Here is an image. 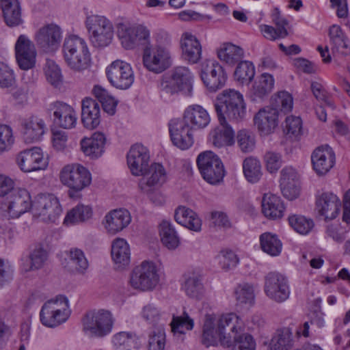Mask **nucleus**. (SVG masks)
Segmentation results:
<instances>
[{"instance_id":"nucleus-1","label":"nucleus","mask_w":350,"mask_h":350,"mask_svg":"<svg viewBox=\"0 0 350 350\" xmlns=\"http://www.w3.org/2000/svg\"><path fill=\"white\" fill-rule=\"evenodd\" d=\"M219 125L209 133V140L217 148L231 146L234 142V132L227 118L239 121L246 116V103L243 94L234 89H226L219 94L214 103Z\"/></svg>"},{"instance_id":"nucleus-2","label":"nucleus","mask_w":350,"mask_h":350,"mask_svg":"<svg viewBox=\"0 0 350 350\" xmlns=\"http://www.w3.org/2000/svg\"><path fill=\"white\" fill-rule=\"evenodd\" d=\"M171 38L166 32H160L157 36V44L147 46L143 51V64L149 71L159 74L169 68L172 64V53L170 49Z\"/></svg>"},{"instance_id":"nucleus-3","label":"nucleus","mask_w":350,"mask_h":350,"mask_svg":"<svg viewBox=\"0 0 350 350\" xmlns=\"http://www.w3.org/2000/svg\"><path fill=\"white\" fill-rule=\"evenodd\" d=\"M62 51L68 66L75 71L88 68L91 55L86 41L76 35H70L64 40Z\"/></svg>"},{"instance_id":"nucleus-4","label":"nucleus","mask_w":350,"mask_h":350,"mask_svg":"<svg viewBox=\"0 0 350 350\" xmlns=\"http://www.w3.org/2000/svg\"><path fill=\"white\" fill-rule=\"evenodd\" d=\"M194 76L189 68L177 66L169 77L163 79L161 83V94L167 97L182 92L186 96H191Z\"/></svg>"},{"instance_id":"nucleus-5","label":"nucleus","mask_w":350,"mask_h":350,"mask_svg":"<svg viewBox=\"0 0 350 350\" xmlns=\"http://www.w3.org/2000/svg\"><path fill=\"white\" fill-rule=\"evenodd\" d=\"M70 315L68 299L66 297L59 295L44 304L40 319L42 324L48 327H55L65 323Z\"/></svg>"},{"instance_id":"nucleus-6","label":"nucleus","mask_w":350,"mask_h":350,"mask_svg":"<svg viewBox=\"0 0 350 350\" xmlns=\"http://www.w3.org/2000/svg\"><path fill=\"white\" fill-rule=\"evenodd\" d=\"M85 27L92 44L96 48L108 46L113 37L112 23L104 16L92 14L85 20Z\"/></svg>"},{"instance_id":"nucleus-7","label":"nucleus","mask_w":350,"mask_h":350,"mask_svg":"<svg viewBox=\"0 0 350 350\" xmlns=\"http://www.w3.org/2000/svg\"><path fill=\"white\" fill-rule=\"evenodd\" d=\"M113 323L114 319L111 312L103 309L87 312L82 320L84 332L97 338H103L109 334Z\"/></svg>"},{"instance_id":"nucleus-8","label":"nucleus","mask_w":350,"mask_h":350,"mask_svg":"<svg viewBox=\"0 0 350 350\" xmlns=\"http://www.w3.org/2000/svg\"><path fill=\"white\" fill-rule=\"evenodd\" d=\"M159 281V269L155 263L144 260L132 270L129 283L135 289L150 291L156 288Z\"/></svg>"},{"instance_id":"nucleus-9","label":"nucleus","mask_w":350,"mask_h":350,"mask_svg":"<svg viewBox=\"0 0 350 350\" xmlns=\"http://www.w3.org/2000/svg\"><path fill=\"white\" fill-rule=\"evenodd\" d=\"M196 163L199 172L208 183L219 184L226 174L221 159L212 151H204L198 154Z\"/></svg>"},{"instance_id":"nucleus-10","label":"nucleus","mask_w":350,"mask_h":350,"mask_svg":"<svg viewBox=\"0 0 350 350\" xmlns=\"http://www.w3.org/2000/svg\"><path fill=\"white\" fill-rule=\"evenodd\" d=\"M61 183L70 189L69 195L72 192H79L88 187L92 182L90 171L79 163L65 165L59 174Z\"/></svg>"},{"instance_id":"nucleus-11","label":"nucleus","mask_w":350,"mask_h":350,"mask_svg":"<svg viewBox=\"0 0 350 350\" xmlns=\"http://www.w3.org/2000/svg\"><path fill=\"white\" fill-rule=\"evenodd\" d=\"M59 200L53 194H39L33 202L32 213L45 222H55L62 213Z\"/></svg>"},{"instance_id":"nucleus-12","label":"nucleus","mask_w":350,"mask_h":350,"mask_svg":"<svg viewBox=\"0 0 350 350\" xmlns=\"http://www.w3.org/2000/svg\"><path fill=\"white\" fill-rule=\"evenodd\" d=\"M106 75L111 85L120 90L129 89L135 79L131 65L119 59L113 61L107 67Z\"/></svg>"},{"instance_id":"nucleus-13","label":"nucleus","mask_w":350,"mask_h":350,"mask_svg":"<svg viewBox=\"0 0 350 350\" xmlns=\"http://www.w3.org/2000/svg\"><path fill=\"white\" fill-rule=\"evenodd\" d=\"M200 77L211 92H216L222 88L227 80L224 68L214 59H206L201 64Z\"/></svg>"},{"instance_id":"nucleus-14","label":"nucleus","mask_w":350,"mask_h":350,"mask_svg":"<svg viewBox=\"0 0 350 350\" xmlns=\"http://www.w3.org/2000/svg\"><path fill=\"white\" fill-rule=\"evenodd\" d=\"M264 291L277 303L285 301L291 293L288 279L278 272H269L265 277Z\"/></svg>"},{"instance_id":"nucleus-15","label":"nucleus","mask_w":350,"mask_h":350,"mask_svg":"<svg viewBox=\"0 0 350 350\" xmlns=\"http://www.w3.org/2000/svg\"><path fill=\"white\" fill-rule=\"evenodd\" d=\"M62 40V30L51 23L40 27L35 34L38 46L45 53H54L59 47Z\"/></svg>"},{"instance_id":"nucleus-16","label":"nucleus","mask_w":350,"mask_h":350,"mask_svg":"<svg viewBox=\"0 0 350 350\" xmlns=\"http://www.w3.org/2000/svg\"><path fill=\"white\" fill-rule=\"evenodd\" d=\"M33 202L27 189L15 187L5 199L7 211L12 217H18L29 210L32 211Z\"/></svg>"},{"instance_id":"nucleus-17","label":"nucleus","mask_w":350,"mask_h":350,"mask_svg":"<svg viewBox=\"0 0 350 350\" xmlns=\"http://www.w3.org/2000/svg\"><path fill=\"white\" fill-rule=\"evenodd\" d=\"M172 144L180 150H187L194 143L192 128L180 119H172L168 124Z\"/></svg>"},{"instance_id":"nucleus-18","label":"nucleus","mask_w":350,"mask_h":350,"mask_svg":"<svg viewBox=\"0 0 350 350\" xmlns=\"http://www.w3.org/2000/svg\"><path fill=\"white\" fill-rule=\"evenodd\" d=\"M16 62L22 70L34 67L37 55L33 42L25 35H20L14 46Z\"/></svg>"},{"instance_id":"nucleus-19","label":"nucleus","mask_w":350,"mask_h":350,"mask_svg":"<svg viewBox=\"0 0 350 350\" xmlns=\"http://www.w3.org/2000/svg\"><path fill=\"white\" fill-rule=\"evenodd\" d=\"M16 162L20 169L25 172L44 170L48 164L43 152L38 147L20 152L16 157Z\"/></svg>"},{"instance_id":"nucleus-20","label":"nucleus","mask_w":350,"mask_h":350,"mask_svg":"<svg viewBox=\"0 0 350 350\" xmlns=\"http://www.w3.org/2000/svg\"><path fill=\"white\" fill-rule=\"evenodd\" d=\"M126 159L131 174L135 176H140L149 166L150 153L146 146L136 144L131 147Z\"/></svg>"},{"instance_id":"nucleus-21","label":"nucleus","mask_w":350,"mask_h":350,"mask_svg":"<svg viewBox=\"0 0 350 350\" xmlns=\"http://www.w3.org/2000/svg\"><path fill=\"white\" fill-rule=\"evenodd\" d=\"M217 320L223 332L222 346L230 347L231 340L244 331L243 321L234 313L222 314Z\"/></svg>"},{"instance_id":"nucleus-22","label":"nucleus","mask_w":350,"mask_h":350,"mask_svg":"<svg viewBox=\"0 0 350 350\" xmlns=\"http://www.w3.org/2000/svg\"><path fill=\"white\" fill-rule=\"evenodd\" d=\"M279 111L274 107L260 109L254 117V125L262 135L273 133L279 124Z\"/></svg>"},{"instance_id":"nucleus-23","label":"nucleus","mask_w":350,"mask_h":350,"mask_svg":"<svg viewBox=\"0 0 350 350\" xmlns=\"http://www.w3.org/2000/svg\"><path fill=\"white\" fill-rule=\"evenodd\" d=\"M20 126L23 139L28 144L39 142L46 129L44 121L36 116L21 118Z\"/></svg>"},{"instance_id":"nucleus-24","label":"nucleus","mask_w":350,"mask_h":350,"mask_svg":"<svg viewBox=\"0 0 350 350\" xmlns=\"http://www.w3.org/2000/svg\"><path fill=\"white\" fill-rule=\"evenodd\" d=\"M311 161L313 169L318 174H325L335 165V153L329 146H320L312 152Z\"/></svg>"},{"instance_id":"nucleus-25","label":"nucleus","mask_w":350,"mask_h":350,"mask_svg":"<svg viewBox=\"0 0 350 350\" xmlns=\"http://www.w3.org/2000/svg\"><path fill=\"white\" fill-rule=\"evenodd\" d=\"M341 202L338 197L330 192H324L317 197L316 210L325 220L334 219L339 214Z\"/></svg>"},{"instance_id":"nucleus-26","label":"nucleus","mask_w":350,"mask_h":350,"mask_svg":"<svg viewBox=\"0 0 350 350\" xmlns=\"http://www.w3.org/2000/svg\"><path fill=\"white\" fill-rule=\"evenodd\" d=\"M55 124L64 129H70L77 124V113L69 105L57 101L50 105Z\"/></svg>"},{"instance_id":"nucleus-27","label":"nucleus","mask_w":350,"mask_h":350,"mask_svg":"<svg viewBox=\"0 0 350 350\" xmlns=\"http://www.w3.org/2000/svg\"><path fill=\"white\" fill-rule=\"evenodd\" d=\"M142 176L139 187L144 193H148L152 187L161 186L167 180L166 171L163 165L159 163L148 166Z\"/></svg>"},{"instance_id":"nucleus-28","label":"nucleus","mask_w":350,"mask_h":350,"mask_svg":"<svg viewBox=\"0 0 350 350\" xmlns=\"http://www.w3.org/2000/svg\"><path fill=\"white\" fill-rule=\"evenodd\" d=\"M280 187L283 196L290 200L297 198L299 195V175L291 166L284 167L281 172Z\"/></svg>"},{"instance_id":"nucleus-29","label":"nucleus","mask_w":350,"mask_h":350,"mask_svg":"<svg viewBox=\"0 0 350 350\" xmlns=\"http://www.w3.org/2000/svg\"><path fill=\"white\" fill-rule=\"evenodd\" d=\"M222 336L216 315L206 314L202 326V343L206 347L217 346L219 342L222 345Z\"/></svg>"},{"instance_id":"nucleus-30","label":"nucleus","mask_w":350,"mask_h":350,"mask_svg":"<svg viewBox=\"0 0 350 350\" xmlns=\"http://www.w3.org/2000/svg\"><path fill=\"white\" fill-rule=\"evenodd\" d=\"M202 281V275L199 271L189 270L183 275L181 289L187 296L196 299H201L205 293Z\"/></svg>"},{"instance_id":"nucleus-31","label":"nucleus","mask_w":350,"mask_h":350,"mask_svg":"<svg viewBox=\"0 0 350 350\" xmlns=\"http://www.w3.org/2000/svg\"><path fill=\"white\" fill-rule=\"evenodd\" d=\"M106 136L101 132L94 133L90 137H84L80 142L83 154L92 159L100 157L105 152Z\"/></svg>"},{"instance_id":"nucleus-32","label":"nucleus","mask_w":350,"mask_h":350,"mask_svg":"<svg viewBox=\"0 0 350 350\" xmlns=\"http://www.w3.org/2000/svg\"><path fill=\"white\" fill-rule=\"evenodd\" d=\"M131 221L130 213L126 209L120 208L108 213L105 216L103 224L109 234H115L127 227Z\"/></svg>"},{"instance_id":"nucleus-33","label":"nucleus","mask_w":350,"mask_h":350,"mask_svg":"<svg viewBox=\"0 0 350 350\" xmlns=\"http://www.w3.org/2000/svg\"><path fill=\"white\" fill-rule=\"evenodd\" d=\"M81 121L88 129L97 127L100 122V109L98 103L92 98H85L82 100Z\"/></svg>"},{"instance_id":"nucleus-34","label":"nucleus","mask_w":350,"mask_h":350,"mask_svg":"<svg viewBox=\"0 0 350 350\" xmlns=\"http://www.w3.org/2000/svg\"><path fill=\"white\" fill-rule=\"evenodd\" d=\"M275 79L272 75L263 72L258 76L250 89V94L252 100L263 99L268 96L273 91Z\"/></svg>"},{"instance_id":"nucleus-35","label":"nucleus","mask_w":350,"mask_h":350,"mask_svg":"<svg viewBox=\"0 0 350 350\" xmlns=\"http://www.w3.org/2000/svg\"><path fill=\"white\" fill-rule=\"evenodd\" d=\"M285 211L284 204L281 198L272 193H265L262 200V212L268 219H280Z\"/></svg>"},{"instance_id":"nucleus-36","label":"nucleus","mask_w":350,"mask_h":350,"mask_svg":"<svg viewBox=\"0 0 350 350\" xmlns=\"http://www.w3.org/2000/svg\"><path fill=\"white\" fill-rule=\"evenodd\" d=\"M180 45L183 58L191 64H196L201 58L202 46L198 40L189 33L183 34Z\"/></svg>"},{"instance_id":"nucleus-37","label":"nucleus","mask_w":350,"mask_h":350,"mask_svg":"<svg viewBox=\"0 0 350 350\" xmlns=\"http://www.w3.org/2000/svg\"><path fill=\"white\" fill-rule=\"evenodd\" d=\"M193 129H203L210 122V117L205 109L198 105L189 106L185 111L183 120Z\"/></svg>"},{"instance_id":"nucleus-38","label":"nucleus","mask_w":350,"mask_h":350,"mask_svg":"<svg viewBox=\"0 0 350 350\" xmlns=\"http://www.w3.org/2000/svg\"><path fill=\"white\" fill-rule=\"evenodd\" d=\"M174 219L181 226L195 232H200L202 221L193 210L186 206H180L176 208Z\"/></svg>"},{"instance_id":"nucleus-39","label":"nucleus","mask_w":350,"mask_h":350,"mask_svg":"<svg viewBox=\"0 0 350 350\" xmlns=\"http://www.w3.org/2000/svg\"><path fill=\"white\" fill-rule=\"evenodd\" d=\"M111 258L119 269L128 266L131 261V251L129 243L122 238L116 239L111 244Z\"/></svg>"},{"instance_id":"nucleus-40","label":"nucleus","mask_w":350,"mask_h":350,"mask_svg":"<svg viewBox=\"0 0 350 350\" xmlns=\"http://www.w3.org/2000/svg\"><path fill=\"white\" fill-rule=\"evenodd\" d=\"M5 22L10 27L22 23L21 9L18 0H0Z\"/></svg>"},{"instance_id":"nucleus-41","label":"nucleus","mask_w":350,"mask_h":350,"mask_svg":"<svg viewBox=\"0 0 350 350\" xmlns=\"http://www.w3.org/2000/svg\"><path fill=\"white\" fill-rule=\"evenodd\" d=\"M243 56V49L230 42L222 44L217 50L218 58L229 66H234L239 63Z\"/></svg>"},{"instance_id":"nucleus-42","label":"nucleus","mask_w":350,"mask_h":350,"mask_svg":"<svg viewBox=\"0 0 350 350\" xmlns=\"http://www.w3.org/2000/svg\"><path fill=\"white\" fill-rule=\"evenodd\" d=\"M293 332L289 327L278 329L273 336L268 350H290L293 347Z\"/></svg>"},{"instance_id":"nucleus-43","label":"nucleus","mask_w":350,"mask_h":350,"mask_svg":"<svg viewBox=\"0 0 350 350\" xmlns=\"http://www.w3.org/2000/svg\"><path fill=\"white\" fill-rule=\"evenodd\" d=\"M261 250L267 254L275 257L282 250V243L278 235L271 232H264L259 237Z\"/></svg>"},{"instance_id":"nucleus-44","label":"nucleus","mask_w":350,"mask_h":350,"mask_svg":"<svg viewBox=\"0 0 350 350\" xmlns=\"http://www.w3.org/2000/svg\"><path fill=\"white\" fill-rule=\"evenodd\" d=\"M67 265L72 271L83 274L88 269L89 262L81 249L72 247L68 252Z\"/></svg>"},{"instance_id":"nucleus-45","label":"nucleus","mask_w":350,"mask_h":350,"mask_svg":"<svg viewBox=\"0 0 350 350\" xmlns=\"http://www.w3.org/2000/svg\"><path fill=\"white\" fill-rule=\"evenodd\" d=\"M92 213V208L90 206L79 204L67 213L64 223L66 225L83 223L89 220Z\"/></svg>"},{"instance_id":"nucleus-46","label":"nucleus","mask_w":350,"mask_h":350,"mask_svg":"<svg viewBox=\"0 0 350 350\" xmlns=\"http://www.w3.org/2000/svg\"><path fill=\"white\" fill-rule=\"evenodd\" d=\"M159 234L162 243L168 249L174 250L178 246L180 239L170 221L164 220L160 224Z\"/></svg>"},{"instance_id":"nucleus-47","label":"nucleus","mask_w":350,"mask_h":350,"mask_svg":"<svg viewBox=\"0 0 350 350\" xmlns=\"http://www.w3.org/2000/svg\"><path fill=\"white\" fill-rule=\"evenodd\" d=\"M257 285L249 282H241L234 288V296L237 301L240 304H254L255 300V290Z\"/></svg>"},{"instance_id":"nucleus-48","label":"nucleus","mask_w":350,"mask_h":350,"mask_svg":"<svg viewBox=\"0 0 350 350\" xmlns=\"http://www.w3.org/2000/svg\"><path fill=\"white\" fill-rule=\"evenodd\" d=\"M117 33L122 45L126 49H132L136 46L135 27L127 23H119L117 26Z\"/></svg>"},{"instance_id":"nucleus-49","label":"nucleus","mask_w":350,"mask_h":350,"mask_svg":"<svg viewBox=\"0 0 350 350\" xmlns=\"http://www.w3.org/2000/svg\"><path fill=\"white\" fill-rule=\"evenodd\" d=\"M92 91L95 97L101 103L104 111L109 115H113L116 112L118 101L100 85H95Z\"/></svg>"},{"instance_id":"nucleus-50","label":"nucleus","mask_w":350,"mask_h":350,"mask_svg":"<svg viewBox=\"0 0 350 350\" xmlns=\"http://www.w3.org/2000/svg\"><path fill=\"white\" fill-rule=\"evenodd\" d=\"M112 343L116 350H136L138 348L135 336L125 332L115 334L112 338Z\"/></svg>"},{"instance_id":"nucleus-51","label":"nucleus","mask_w":350,"mask_h":350,"mask_svg":"<svg viewBox=\"0 0 350 350\" xmlns=\"http://www.w3.org/2000/svg\"><path fill=\"white\" fill-rule=\"evenodd\" d=\"M243 170L246 179L252 183H257L262 176L260 163L253 157L244 160Z\"/></svg>"},{"instance_id":"nucleus-52","label":"nucleus","mask_w":350,"mask_h":350,"mask_svg":"<svg viewBox=\"0 0 350 350\" xmlns=\"http://www.w3.org/2000/svg\"><path fill=\"white\" fill-rule=\"evenodd\" d=\"M290 226L299 234L306 235L311 232L314 226L310 218L300 215H292L288 217Z\"/></svg>"},{"instance_id":"nucleus-53","label":"nucleus","mask_w":350,"mask_h":350,"mask_svg":"<svg viewBox=\"0 0 350 350\" xmlns=\"http://www.w3.org/2000/svg\"><path fill=\"white\" fill-rule=\"evenodd\" d=\"M234 78L242 83L250 82L255 75V67L250 61H240L234 71Z\"/></svg>"},{"instance_id":"nucleus-54","label":"nucleus","mask_w":350,"mask_h":350,"mask_svg":"<svg viewBox=\"0 0 350 350\" xmlns=\"http://www.w3.org/2000/svg\"><path fill=\"white\" fill-rule=\"evenodd\" d=\"M170 325L174 333L185 334L186 331L193 329L194 321L184 311L180 316H173Z\"/></svg>"},{"instance_id":"nucleus-55","label":"nucleus","mask_w":350,"mask_h":350,"mask_svg":"<svg viewBox=\"0 0 350 350\" xmlns=\"http://www.w3.org/2000/svg\"><path fill=\"white\" fill-rule=\"evenodd\" d=\"M48 254L41 244L36 245L29 253L30 266L25 271L38 269L41 268L47 260Z\"/></svg>"},{"instance_id":"nucleus-56","label":"nucleus","mask_w":350,"mask_h":350,"mask_svg":"<svg viewBox=\"0 0 350 350\" xmlns=\"http://www.w3.org/2000/svg\"><path fill=\"white\" fill-rule=\"evenodd\" d=\"M218 265L224 271L234 268L239 262L237 255L231 250L224 249L215 257Z\"/></svg>"},{"instance_id":"nucleus-57","label":"nucleus","mask_w":350,"mask_h":350,"mask_svg":"<svg viewBox=\"0 0 350 350\" xmlns=\"http://www.w3.org/2000/svg\"><path fill=\"white\" fill-rule=\"evenodd\" d=\"M14 143L12 128L7 124H0V155L11 150Z\"/></svg>"},{"instance_id":"nucleus-58","label":"nucleus","mask_w":350,"mask_h":350,"mask_svg":"<svg viewBox=\"0 0 350 350\" xmlns=\"http://www.w3.org/2000/svg\"><path fill=\"white\" fill-rule=\"evenodd\" d=\"M44 73L47 81L55 88H59L63 83L61 69L53 61L46 62Z\"/></svg>"},{"instance_id":"nucleus-59","label":"nucleus","mask_w":350,"mask_h":350,"mask_svg":"<svg viewBox=\"0 0 350 350\" xmlns=\"http://www.w3.org/2000/svg\"><path fill=\"white\" fill-rule=\"evenodd\" d=\"M230 350H255L256 342L252 335L248 333H239L231 340Z\"/></svg>"},{"instance_id":"nucleus-60","label":"nucleus","mask_w":350,"mask_h":350,"mask_svg":"<svg viewBox=\"0 0 350 350\" xmlns=\"http://www.w3.org/2000/svg\"><path fill=\"white\" fill-rule=\"evenodd\" d=\"M165 334L163 327L154 328L149 334L148 350H164Z\"/></svg>"},{"instance_id":"nucleus-61","label":"nucleus","mask_w":350,"mask_h":350,"mask_svg":"<svg viewBox=\"0 0 350 350\" xmlns=\"http://www.w3.org/2000/svg\"><path fill=\"white\" fill-rule=\"evenodd\" d=\"M284 132L289 137H297L302 133V121L299 117L288 116L285 120Z\"/></svg>"},{"instance_id":"nucleus-62","label":"nucleus","mask_w":350,"mask_h":350,"mask_svg":"<svg viewBox=\"0 0 350 350\" xmlns=\"http://www.w3.org/2000/svg\"><path fill=\"white\" fill-rule=\"evenodd\" d=\"M237 144L243 152H252L255 147L254 136L251 132L247 130L239 131L237 136Z\"/></svg>"},{"instance_id":"nucleus-63","label":"nucleus","mask_w":350,"mask_h":350,"mask_svg":"<svg viewBox=\"0 0 350 350\" xmlns=\"http://www.w3.org/2000/svg\"><path fill=\"white\" fill-rule=\"evenodd\" d=\"M310 88L317 100L325 103L326 105L333 109L335 108L334 104L328 98L327 93L321 83L312 81L310 85Z\"/></svg>"},{"instance_id":"nucleus-64","label":"nucleus","mask_w":350,"mask_h":350,"mask_svg":"<svg viewBox=\"0 0 350 350\" xmlns=\"http://www.w3.org/2000/svg\"><path fill=\"white\" fill-rule=\"evenodd\" d=\"M266 167L270 173L276 172L282 165V157L279 153L269 151L264 157Z\"/></svg>"}]
</instances>
